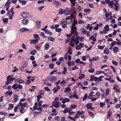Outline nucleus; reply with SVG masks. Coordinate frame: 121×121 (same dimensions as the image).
Listing matches in <instances>:
<instances>
[{
	"label": "nucleus",
	"mask_w": 121,
	"mask_h": 121,
	"mask_svg": "<svg viewBox=\"0 0 121 121\" xmlns=\"http://www.w3.org/2000/svg\"><path fill=\"white\" fill-rule=\"evenodd\" d=\"M52 106H54L56 108H58L59 107L60 104V102L59 101H53L52 103Z\"/></svg>",
	"instance_id": "obj_4"
},
{
	"label": "nucleus",
	"mask_w": 121,
	"mask_h": 121,
	"mask_svg": "<svg viewBox=\"0 0 121 121\" xmlns=\"http://www.w3.org/2000/svg\"><path fill=\"white\" fill-rule=\"evenodd\" d=\"M29 20L26 19H24L22 21L23 24L24 25L26 24L28 22Z\"/></svg>",
	"instance_id": "obj_20"
},
{
	"label": "nucleus",
	"mask_w": 121,
	"mask_h": 121,
	"mask_svg": "<svg viewBox=\"0 0 121 121\" xmlns=\"http://www.w3.org/2000/svg\"><path fill=\"white\" fill-rule=\"evenodd\" d=\"M38 40L37 39H34L33 40H31V42H30V44H36L37 43H38Z\"/></svg>",
	"instance_id": "obj_17"
},
{
	"label": "nucleus",
	"mask_w": 121,
	"mask_h": 121,
	"mask_svg": "<svg viewBox=\"0 0 121 121\" xmlns=\"http://www.w3.org/2000/svg\"><path fill=\"white\" fill-rule=\"evenodd\" d=\"M48 39L50 41L52 42L54 40V38L52 36L49 37Z\"/></svg>",
	"instance_id": "obj_38"
},
{
	"label": "nucleus",
	"mask_w": 121,
	"mask_h": 121,
	"mask_svg": "<svg viewBox=\"0 0 121 121\" xmlns=\"http://www.w3.org/2000/svg\"><path fill=\"white\" fill-rule=\"evenodd\" d=\"M77 22L76 20L75 19L74 20L72 24V26L71 27V33H75V35H77L78 34V33L77 31V28L75 25H76L77 24Z\"/></svg>",
	"instance_id": "obj_1"
},
{
	"label": "nucleus",
	"mask_w": 121,
	"mask_h": 121,
	"mask_svg": "<svg viewBox=\"0 0 121 121\" xmlns=\"http://www.w3.org/2000/svg\"><path fill=\"white\" fill-rule=\"evenodd\" d=\"M29 29L25 27H23L21 28L20 29V31L21 32H23L24 31H28Z\"/></svg>",
	"instance_id": "obj_14"
},
{
	"label": "nucleus",
	"mask_w": 121,
	"mask_h": 121,
	"mask_svg": "<svg viewBox=\"0 0 121 121\" xmlns=\"http://www.w3.org/2000/svg\"><path fill=\"white\" fill-rule=\"evenodd\" d=\"M72 34H74V35H75V32H74L73 33H71H71L69 34H67V36L68 37V38H69L71 36Z\"/></svg>",
	"instance_id": "obj_43"
},
{
	"label": "nucleus",
	"mask_w": 121,
	"mask_h": 121,
	"mask_svg": "<svg viewBox=\"0 0 121 121\" xmlns=\"http://www.w3.org/2000/svg\"><path fill=\"white\" fill-rule=\"evenodd\" d=\"M71 90L70 88L67 87L65 89L64 92L66 93L67 92H69Z\"/></svg>",
	"instance_id": "obj_32"
},
{
	"label": "nucleus",
	"mask_w": 121,
	"mask_h": 121,
	"mask_svg": "<svg viewBox=\"0 0 121 121\" xmlns=\"http://www.w3.org/2000/svg\"><path fill=\"white\" fill-rule=\"evenodd\" d=\"M73 38H72L70 41L69 42V44L72 47H73L75 45L73 43Z\"/></svg>",
	"instance_id": "obj_25"
},
{
	"label": "nucleus",
	"mask_w": 121,
	"mask_h": 121,
	"mask_svg": "<svg viewBox=\"0 0 121 121\" xmlns=\"http://www.w3.org/2000/svg\"><path fill=\"white\" fill-rule=\"evenodd\" d=\"M105 15L106 17H108L109 16H111V14H109L108 12H106L105 13Z\"/></svg>",
	"instance_id": "obj_58"
},
{
	"label": "nucleus",
	"mask_w": 121,
	"mask_h": 121,
	"mask_svg": "<svg viewBox=\"0 0 121 121\" xmlns=\"http://www.w3.org/2000/svg\"><path fill=\"white\" fill-rule=\"evenodd\" d=\"M13 99V102L14 103L16 102L18 99V96L16 94L14 95Z\"/></svg>",
	"instance_id": "obj_15"
},
{
	"label": "nucleus",
	"mask_w": 121,
	"mask_h": 121,
	"mask_svg": "<svg viewBox=\"0 0 121 121\" xmlns=\"http://www.w3.org/2000/svg\"><path fill=\"white\" fill-rule=\"evenodd\" d=\"M68 53L69 54L72 55L73 53L72 51V48L71 47H69L68 49Z\"/></svg>",
	"instance_id": "obj_28"
},
{
	"label": "nucleus",
	"mask_w": 121,
	"mask_h": 121,
	"mask_svg": "<svg viewBox=\"0 0 121 121\" xmlns=\"http://www.w3.org/2000/svg\"><path fill=\"white\" fill-rule=\"evenodd\" d=\"M84 11L86 13H89L91 11L90 9H85L84 10Z\"/></svg>",
	"instance_id": "obj_48"
},
{
	"label": "nucleus",
	"mask_w": 121,
	"mask_h": 121,
	"mask_svg": "<svg viewBox=\"0 0 121 121\" xmlns=\"http://www.w3.org/2000/svg\"><path fill=\"white\" fill-rule=\"evenodd\" d=\"M34 110H35L36 109H37L38 110L40 111L41 112L42 110V108L41 107L37 108H34Z\"/></svg>",
	"instance_id": "obj_52"
},
{
	"label": "nucleus",
	"mask_w": 121,
	"mask_h": 121,
	"mask_svg": "<svg viewBox=\"0 0 121 121\" xmlns=\"http://www.w3.org/2000/svg\"><path fill=\"white\" fill-rule=\"evenodd\" d=\"M109 3L108 6L111 8H113L114 7V2L111 1Z\"/></svg>",
	"instance_id": "obj_21"
},
{
	"label": "nucleus",
	"mask_w": 121,
	"mask_h": 121,
	"mask_svg": "<svg viewBox=\"0 0 121 121\" xmlns=\"http://www.w3.org/2000/svg\"><path fill=\"white\" fill-rule=\"evenodd\" d=\"M38 106V103L37 102H36L34 106L33 107V109L34 110V108H37Z\"/></svg>",
	"instance_id": "obj_54"
},
{
	"label": "nucleus",
	"mask_w": 121,
	"mask_h": 121,
	"mask_svg": "<svg viewBox=\"0 0 121 121\" xmlns=\"http://www.w3.org/2000/svg\"><path fill=\"white\" fill-rule=\"evenodd\" d=\"M77 107V106L75 105L74 104H72L71 105V107L73 109H74L75 108Z\"/></svg>",
	"instance_id": "obj_56"
},
{
	"label": "nucleus",
	"mask_w": 121,
	"mask_h": 121,
	"mask_svg": "<svg viewBox=\"0 0 121 121\" xmlns=\"http://www.w3.org/2000/svg\"><path fill=\"white\" fill-rule=\"evenodd\" d=\"M64 113H66L68 112V109L67 107H66L65 108V109L63 111Z\"/></svg>",
	"instance_id": "obj_40"
},
{
	"label": "nucleus",
	"mask_w": 121,
	"mask_h": 121,
	"mask_svg": "<svg viewBox=\"0 0 121 121\" xmlns=\"http://www.w3.org/2000/svg\"><path fill=\"white\" fill-rule=\"evenodd\" d=\"M64 70L62 71V72L64 74H65L66 73V71H67V69L66 67H63Z\"/></svg>",
	"instance_id": "obj_46"
},
{
	"label": "nucleus",
	"mask_w": 121,
	"mask_h": 121,
	"mask_svg": "<svg viewBox=\"0 0 121 121\" xmlns=\"http://www.w3.org/2000/svg\"><path fill=\"white\" fill-rule=\"evenodd\" d=\"M9 107L8 108V109L9 110L12 109L13 107V105L12 104H9Z\"/></svg>",
	"instance_id": "obj_35"
},
{
	"label": "nucleus",
	"mask_w": 121,
	"mask_h": 121,
	"mask_svg": "<svg viewBox=\"0 0 121 121\" xmlns=\"http://www.w3.org/2000/svg\"><path fill=\"white\" fill-rule=\"evenodd\" d=\"M30 14L27 12H23L21 14V16L23 18H26L29 16Z\"/></svg>",
	"instance_id": "obj_8"
},
{
	"label": "nucleus",
	"mask_w": 121,
	"mask_h": 121,
	"mask_svg": "<svg viewBox=\"0 0 121 121\" xmlns=\"http://www.w3.org/2000/svg\"><path fill=\"white\" fill-rule=\"evenodd\" d=\"M66 21L64 19H63L61 21V23H60V25H62L64 23H65Z\"/></svg>",
	"instance_id": "obj_60"
},
{
	"label": "nucleus",
	"mask_w": 121,
	"mask_h": 121,
	"mask_svg": "<svg viewBox=\"0 0 121 121\" xmlns=\"http://www.w3.org/2000/svg\"><path fill=\"white\" fill-rule=\"evenodd\" d=\"M118 48L116 47H114L113 49V51L115 53H117L118 52Z\"/></svg>",
	"instance_id": "obj_19"
},
{
	"label": "nucleus",
	"mask_w": 121,
	"mask_h": 121,
	"mask_svg": "<svg viewBox=\"0 0 121 121\" xmlns=\"http://www.w3.org/2000/svg\"><path fill=\"white\" fill-rule=\"evenodd\" d=\"M15 78H13L12 76L11 75H9L7 77V80L9 81H13L15 80Z\"/></svg>",
	"instance_id": "obj_13"
},
{
	"label": "nucleus",
	"mask_w": 121,
	"mask_h": 121,
	"mask_svg": "<svg viewBox=\"0 0 121 121\" xmlns=\"http://www.w3.org/2000/svg\"><path fill=\"white\" fill-rule=\"evenodd\" d=\"M99 98V97H98L97 98H92L91 99V101L92 102L95 101L97 99Z\"/></svg>",
	"instance_id": "obj_63"
},
{
	"label": "nucleus",
	"mask_w": 121,
	"mask_h": 121,
	"mask_svg": "<svg viewBox=\"0 0 121 121\" xmlns=\"http://www.w3.org/2000/svg\"><path fill=\"white\" fill-rule=\"evenodd\" d=\"M109 52V51L108 49L107 48H106L104 51V53L105 54H108Z\"/></svg>",
	"instance_id": "obj_39"
},
{
	"label": "nucleus",
	"mask_w": 121,
	"mask_h": 121,
	"mask_svg": "<svg viewBox=\"0 0 121 121\" xmlns=\"http://www.w3.org/2000/svg\"><path fill=\"white\" fill-rule=\"evenodd\" d=\"M114 5L115 6V7L114 8V9L117 11H118V8L119 7V6L117 5L115 3L114 4Z\"/></svg>",
	"instance_id": "obj_41"
},
{
	"label": "nucleus",
	"mask_w": 121,
	"mask_h": 121,
	"mask_svg": "<svg viewBox=\"0 0 121 121\" xmlns=\"http://www.w3.org/2000/svg\"><path fill=\"white\" fill-rule=\"evenodd\" d=\"M100 107L102 108L105 105V102L104 103H103L101 102L100 103Z\"/></svg>",
	"instance_id": "obj_61"
},
{
	"label": "nucleus",
	"mask_w": 121,
	"mask_h": 121,
	"mask_svg": "<svg viewBox=\"0 0 121 121\" xmlns=\"http://www.w3.org/2000/svg\"><path fill=\"white\" fill-rule=\"evenodd\" d=\"M118 87V86L116 83H115L113 86V89L115 90H117Z\"/></svg>",
	"instance_id": "obj_26"
},
{
	"label": "nucleus",
	"mask_w": 121,
	"mask_h": 121,
	"mask_svg": "<svg viewBox=\"0 0 121 121\" xmlns=\"http://www.w3.org/2000/svg\"><path fill=\"white\" fill-rule=\"evenodd\" d=\"M69 101L70 99H69L65 97L63 98V100L62 103L63 104H65V103L69 102Z\"/></svg>",
	"instance_id": "obj_12"
},
{
	"label": "nucleus",
	"mask_w": 121,
	"mask_h": 121,
	"mask_svg": "<svg viewBox=\"0 0 121 121\" xmlns=\"http://www.w3.org/2000/svg\"><path fill=\"white\" fill-rule=\"evenodd\" d=\"M76 0H69L70 2L74 6L76 3L75 1Z\"/></svg>",
	"instance_id": "obj_45"
},
{
	"label": "nucleus",
	"mask_w": 121,
	"mask_h": 121,
	"mask_svg": "<svg viewBox=\"0 0 121 121\" xmlns=\"http://www.w3.org/2000/svg\"><path fill=\"white\" fill-rule=\"evenodd\" d=\"M62 30V29L61 28H56L55 30V31L56 32L58 33H60V32Z\"/></svg>",
	"instance_id": "obj_42"
},
{
	"label": "nucleus",
	"mask_w": 121,
	"mask_h": 121,
	"mask_svg": "<svg viewBox=\"0 0 121 121\" xmlns=\"http://www.w3.org/2000/svg\"><path fill=\"white\" fill-rule=\"evenodd\" d=\"M99 26V25L98 24H97L96 25V26H95L93 29L94 30H97L98 29V26Z\"/></svg>",
	"instance_id": "obj_62"
},
{
	"label": "nucleus",
	"mask_w": 121,
	"mask_h": 121,
	"mask_svg": "<svg viewBox=\"0 0 121 121\" xmlns=\"http://www.w3.org/2000/svg\"><path fill=\"white\" fill-rule=\"evenodd\" d=\"M91 103L87 104L86 105L87 108L88 109H90L91 107Z\"/></svg>",
	"instance_id": "obj_51"
},
{
	"label": "nucleus",
	"mask_w": 121,
	"mask_h": 121,
	"mask_svg": "<svg viewBox=\"0 0 121 121\" xmlns=\"http://www.w3.org/2000/svg\"><path fill=\"white\" fill-rule=\"evenodd\" d=\"M74 37H75L74 36H73L72 38H73V42H75V44H77L79 43V42L78 40H77V39H74Z\"/></svg>",
	"instance_id": "obj_30"
},
{
	"label": "nucleus",
	"mask_w": 121,
	"mask_h": 121,
	"mask_svg": "<svg viewBox=\"0 0 121 121\" xmlns=\"http://www.w3.org/2000/svg\"><path fill=\"white\" fill-rule=\"evenodd\" d=\"M99 59L98 56H96L92 58L91 59L92 61H95L96 60H98Z\"/></svg>",
	"instance_id": "obj_29"
},
{
	"label": "nucleus",
	"mask_w": 121,
	"mask_h": 121,
	"mask_svg": "<svg viewBox=\"0 0 121 121\" xmlns=\"http://www.w3.org/2000/svg\"><path fill=\"white\" fill-rule=\"evenodd\" d=\"M13 9L14 8L13 7H12L10 10H8V11H8L7 14V16H9V15L10 14H12L13 15L14 14V11L13 10Z\"/></svg>",
	"instance_id": "obj_9"
},
{
	"label": "nucleus",
	"mask_w": 121,
	"mask_h": 121,
	"mask_svg": "<svg viewBox=\"0 0 121 121\" xmlns=\"http://www.w3.org/2000/svg\"><path fill=\"white\" fill-rule=\"evenodd\" d=\"M116 44V42L115 41H114L112 42L110 46L112 47L114 45Z\"/></svg>",
	"instance_id": "obj_53"
},
{
	"label": "nucleus",
	"mask_w": 121,
	"mask_h": 121,
	"mask_svg": "<svg viewBox=\"0 0 121 121\" xmlns=\"http://www.w3.org/2000/svg\"><path fill=\"white\" fill-rule=\"evenodd\" d=\"M112 113V112L110 110V109H109L108 110V113H107V117L108 118L110 117V115Z\"/></svg>",
	"instance_id": "obj_31"
},
{
	"label": "nucleus",
	"mask_w": 121,
	"mask_h": 121,
	"mask_svg": "<svg viewBox=\"0 0 121 121\" xmlns=\"http://www.w3.org/2000/svg\"><path fill=\"white\" fill-rule=\"evenodd\" d=\"M2 20L4 23H7L8 22V18H5L4 19H3Z\"/></svg>",
	"instance_id": "obj_49"
},
{
	"label": "nucleus",
	"mask_w": 121,
	"mask_h": 121,
	"mask_svg": "<svg viewBox=\"0 0 121 121\" xmlns=\"http://www.w3.org/2000/svg\"><path fill=\"white\" fill-rule=\"evenodd\" d=\"M20 112L21 113H23L26 111V110H25L24 107L22 106L20 107Z\"/></svg>",
	"instance_id": "obj_16"
},
{
	"label": "nucleus",
	"mask_w": 121,
	"mask_h": 121,
	"mask_svg": "<svg viewBox=\"0 0 121 121\" xmlns=\"http://www.w3.org/2000/svg\"><path fill=\"white\" fill-rule=\"evenodd\" d=\"M59 89L57 88L56 87H55L53 89V91L54 93H56Z\"/></svg>",
	"instance_id": "obj_44"
},
{
	"label": "nucleus",
	"mask_w": 121,
	"mask_h": 121,
	"mask_svg": "<svg viewBox=\"0 0 121 121\" xmlns=\"http://www.w3.org/2000/svg\"><path fill=\"white\" fill-rule=\"evenodd\" d=\"M73 95L74 98L76 99L78 98V96L77 95V92L76 91H74L73 94Z\"/></svg>",
	"instance_id": "obj_24"
},
{
	"label": "nucleus",
	"mask_w": 121,
	"mask_h": 121,
	"mask_svg": "<svg viewBox=\"0 0 121 121\" xmlns=\"http://www.w3.org/2000/svg\"><path fill=\"white\" fill-rule=\"evenodd\" d=\"M49 81L53 82L56 80L57 78L53 76H49L47 77Z\"/></svg>",
	"instance_id": "obj_3"
},
{
	"label": "nucleus",
	"mask_w": 121,
	"mask_h": 121,
	"mask_svg": "<svg viewBox=\"0 0 121 121\" xmlns=\"http://www.w3.org/2000/svg\"><path fill=\"white\" fill-rule=\"evenodd\" d=\"M49 47V45L48 43H47L44 46V48L45 49L48 50Z\"/></svg>",
	"instance_id": "obj_36"
},
{
	"label": "nucleus",
	"mask_w": 121,
	"mask_h": 121,
	"mask_svg": "<svg viewBox=\"0 0 121 121\" xmlns=\"http://www.w3.org/2000/svg\"><path fill=\"white\" fill-rule=\"evenodd\" d=\"M94 71L95 70L94 69L91 68L90 69H89L88 70V71L89 73H93L94 72Z\"/></svg>",
	"instance_id": "obj_47"
},
{
	"label": "nucleus",
	"mask_w": 121,
	"mask_h": 121,
	"mask_svg": "<svg viewBox=\"0 0 121 121\" xmlns=\"http://www.w3.org/2000/svg\"><path fill=\"white\" fill-rule=\"evenodd\" d=\"M45 33L47 35H51L52 34V33L48 29H46L44 31Z\"/></svg>",
	"instance_id": "obj_18"
},
{
	"label": "nucleus",
	"mask_w": 121,
	"mask_h": 121,
	"mask_svg": "<svg viewBox=\"0 0 121 121\" xmlns=\"http://www.w3.org/2000/svg\"><path fill=\"white\" fill-rule=\"evenodd\" d=\"M20 107L22 106L24 107H26L28 106V104L27 102H25L22 103L21 102H20L18 103Z\"/></svg>",
	"instance_id": "obj_7"
},
{
	"label": "nucleus",
	"mask_w": 121,
	"mask_h": 121,
	"mask_svg": "<svg viewBox=\"0 0 121 121\" xmlns=\"http://www.w3.org/2000/svg\"><path fill=\"white\" fill-rule=\"evenodd\" d=\"M37 25V29H39L41 26V21L37 20L36 21Z\"/></svg>",
	"instance_id": "obj_11"
},
{
	"label": "nucleus",
	"mask_w": 121,
	"mask_h": 121,
	"mask_svg": "<svg viewBox=\"0 0 121 121\" xmlns=\"http://www.w3.org/2000/svg\"><path fill=\"white\" fill-rule=\"evenodd\" d=\"M52 4L57 6H59L60 4V2L54 0H53L52 1Z\"/></svg>",
	"instance_id": "obj_10"
},
{
	"label": "nucleus",
	"mask_w": 121,
	"mask_h": 121,
	"mask_svg": "<svg viewBox=\"0 0 121 121\" xmlns=\"http://www.w3.org/2000/svg\"><path fill=\"white\" fill-rule=\"evenodd\" d=\"M64 11L62 9H59V14H63L64 13Z\"/></svg>",
	"instance_id": "obj_34"
},
{
	"label": "nucleus",
	"mask_w": 121,
	"mask_h": 121,
	"mask_svg": "<svg viewBox=\"0 0 121 121\" xmlns=\"http://www.w3.org/2000/svg\"><path fill=\"white\" fill-rule=\"evenodd\" d=\"M75 112L74 111H69L68 112V113L69 115L70 116L72 114H75Z\"/></svg>",
	"instance_id": "obj_64"
},
{
	"label": "nucleus",
	"mask_w": 121,
	"mask_h": 121,
	"mask_svg": "<svg viewBox=\"0 0 121 121\" xmlns=\"http://www.w3.org/2000/svg\"><path fill=\"white\" fill-rule=\"evenodd\" d=\"M37 51L35 50H33L31 52H30V54L32 55H34L35 53Z\"/></svg>",
	"instance_id": "obj_37"
},
{
	"label": "nucleus",
	"mask_w": 121,
	"mask_h": 121,
	"mask_svg": "<svg viewBox=\"0 0 121 121\" xmlns=\"http://www.w3.org/2000/svg\"><path fill=\"white\" fill-rule=\"evenodd\" d=\"M20 106L18 104L17 106L15 107L14 109V111L15 112H16L17 111V109L19 108Z\"/></svg>",
	"instance_id": "obj_33"
},
{
	"label": "nucleus",
	"mask_w": 121,
	"mask_h": 121,
	"mask_svg": "<svg viewBox=\"0 0 121 121\" xmlns=\"http://www.w3.org/2000/svg\"><path fill=\"white\" fill-rule=\"evenodd\" d=\"M112 63L115 66H117V65L118 63L116 61L112 60Z\"/></svg>",
	"instance_id": "obj_55"
},
{
	"label": "nucleus",
	"mask_w": 121,
	"mask_h": 121,
	"mask_svg": "<svg viewBox=\"0 0 121 121\" xmlns=\"http://www.w3.org/2000/svg\"><path fill=\"white\" fill-rule=\"evenodd\" d=\"M109 90L110 89L109 88H108L106 90V96L108 95V93L109 91Z\"/></svg>",
	"instance_id": "obj_59"
},
{
	"label": "nucleus",
	"mask_w": 121,
	"mask_h": 121,
	"mask_svg": "<svg viewBox=\"0 0 121 121\" xmlns=\"http://www.w3.org/2000/svg\"><path fill=\"white\" fill-rule=\"evenodd\" d=\"M17 82H18L19 84H21L23 83L24 82V81L18 78L17 80Z\"/></svg>",
	"instance_id": "obj_23"
},
{
	"label": "nucleus",
	"mask_w": 121,
	"mask_h": 121,
	"mask_svg": "<svg viewBox=\"0 0 121 121\" xmlns=\"http://www.w3.org/2000/svg\"><path fill=\"white\" fill-rule=\"evenodd\" d=\"M13 93V92L11 91H8L7 92V93L9 95L11 96Z\"/></svg>",
	"instance_id": "obj_57"
},
{
	"label": "nucleus",
	"mask_w": 121,
	"mask_h": 121,
	"mask_svg": "<svg viewBox=\"0 0 121 121\" xmlns=\"http://www.w3.org/2000/svg\"><path fill=\"white\" fill-rule=\"evenodd\" d=\"M12 87L13 89H16L17 88V84H14L12 86Z\"/></svg>",
	"instance_id": "obj_27"
},
{
	"label": "nucleus",
	"mask_w": 121,
	"mask_h": 121,
	"mask_svg": "<svg viewBox=\"0 0 121 121\" xmlns=\"http://www.w3.org/2000/svg\"><path fill=\"white\" fill-rule=\"evenodd\" d=\"M32 88V89H29V90L31 92H32L34 91V88L35 87H36V86H32L31 87Z\"/></svg>",
	"instance_id": "obj_50"
},
{
	"label": "nucleus",
	"mask_w": 121,
	"mask_h": 121,
	"mask_svg": "<svg viewBox=\"0 0 121 121\" xmlns=\"http://www.w3.org/2000/svg\"><path fill=\"white\" fill-rule=\"evenodd\" d=\"M109 26L108 25H106L104 27L103 30L100 31V33L101 34H106L109 31Z\"/></svg>",
	"instance_id": "obj_2"
},
{
	"label": "nucleus",
	"mask_w": 121,
	"mask_h": 121,
	"mask_svg": "<svg viewBox=\"0 0 121 121\" xmlns=\"http://www.w3.org/2000/svg\"><path fill=\"white\" fill-rule=\"evenodd\" d=\"M12 0H9L7 1L6 2V4L4 6L5 7H6V10L7 11H8L9 7V5L11 4V2Z\"/></svg>",
	"instance_id": "obj_5"
},
{
	"label": "nucleus",
	"mask_w": 121,
	"mask_h": 121,
	"mask_svg": "<svg viewBox=\"0 0 121 121\" xmlns=\"http://www.w3.org/2000/svg\"><path fill=\"white\" fill-rule=\"evenodd\" d=\"M71 11L72 9L70 8H66L64 11V14L66 15H68L71 13Z\"/></svg>",
	"instance_id": "obj_6"
},
{
	"label": "nucleus",
	"mask_w": 121,
	"mask_h": 121,
	"mask_svg": "<svg viewBox=\"0 0 121 121\" xmlns=\"http://www.w3.org/2000/svg\"><path fill=\"white\" fill-rule=\"evenodd\" d=\"M41 94L40 95H39L37 97V98L40 99L42 98L41 95H43V93L44 92V91H40Z\"/></svg>",
	"instance_id": "obj_22"
}]
</instances>
